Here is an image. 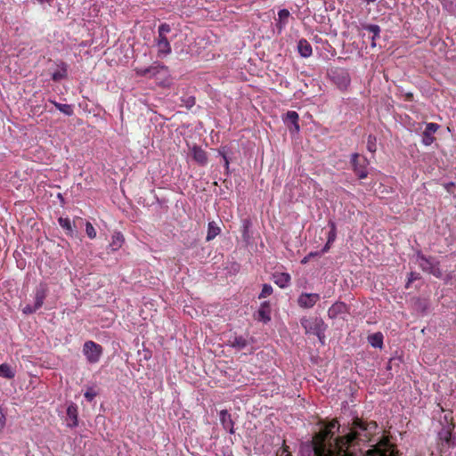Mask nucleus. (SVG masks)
Returning <instances> with one entry per match:
<instances>
[{"instance_id":"f257e3e1","label":"nucleus","mask_w":456,"mask_h":456,"mask_svg":"<svg viewBox=\"0 0 456 456\" xmlns=\"http://www.w3.org/2000/svg\"><path fill=\"white\" fill-rule=\"evenodd\" d=\"M377 428L375 421L366 422L355 418L351 425L340 430L338 421L332 419L322 425L309 447L314 456H398V452L387 439L379 441L363 454L362 446L370 440Z\"/></svg>"},{"instance_id":"f03ea898","label":"nucleus","mask_w":456,"mask_h":456,"mask_svg":"<svg viewBox=\"0 0 456 456\" xmlns=\"http://www.w3.org/2000/svg\"><path fill=\"white\" fill-rule=\"evenodd\" d=\"M300 323L304 328L306 334H314L318 337L320 342L324 344L325 338V330L327 329V325L323 322L322 318L319 317H312L306 318L304 317L300 320Z\"/></svg>"},{"instance_id":"7ed1b4c3","label":"nucleus","mask_w":456,"mask_h":456,"mask_svg":"<svg viewBox=\"0 0 456 456\" xmlns=\"http://www.w3.org/2000/svg\"><path fill=\"white\" fill-rule=\"evenodd\" d=\"M417 264L422 271L430 273L436 278H441L443 273L439 268V263L433 257H427L424 255L417 254Z\"/></svg>"},{"instance_id":"20e7f679","label":"nucleus","mask_w":456,"mask_h":456,"mask_svg":"<svg viewBox=\"0 0 456 456\" xmlns=\"http://www.w3.org/2000/svg\"><path fill=\"white\" fill-rule=\"evenodd\" d=\"M82 352L86 356V361L91 364H94L100 361L103 353V348L101 345L89 340L85 342Z\"/></svg>"},{"instance_id":"39448f33","label":"nucleus","mask_w":456,"mask_h":456,"mask_svg":"<svg viewBox=\"0 0 456 456\" xmlns=\"http://www.w3.org/2000/svg\"><path fill=\"white\" fill-rule=\"evenodd\" d=\"M351 163L354 167V171L355 175L360 179H364L368 175L367 166L369 165V161L366 158H360L358 153H354L351 156Z\"/></svg>"},{"instance_id":"423d86ee","label":"nucleus","mask_w":456,"mask_h":456,"mask_svg":"<svg viewBox=\"0 0 456 456\" xmlns=\"http://www.w3.org/2000/svg\"><path fill=\"white\" fill-rule=\"evenodd\" d=\"M54 70L52 72V79L54 82H60L68 77V69L69 65L62 61H57L54 62Z\"/></svg>"},{"instance_id":"0eeeda50","label":"nucleus","mask_w":456,"mask_h":456,"mask_svg":"<svg viewBox=\"0 0 456 456\" xmlns=\"http://www.w3.org/2000/svg\"><path fill=\"white\" fill-rule=\"evenodd\" d=\"M321 297L317 293H302L297 298V304L302 308H312Z\"/></svg>"},{"instance_id":"6e6552de","label":"nucleus","mask_w":456,"mask_h":456,"mask_svg":"<svg viewBox=\"0 0 456 456\" xmlns=\"http://www.w3.org/2000/svg\"><path fill=\"white\" fill-rule=\"evenodd\" d=\"M439 125L436 123H428L425 131L422 133V143L428 146L433 143L435 137L433 134L438 130Z\"/></svg>"},{"instance_id":"1a4fd4ad","label":"nucleus","mask_w":456,"mask_h":456,"mask_svg":"<svg viewBox=\"0 0 456 456\" xmlns=\"http://www.w3.org/2000/svg\"><path fill=\"white\" fill-rule=\"evenodd\" d=\"M219 419H220V422L224 428V429H225L226 431H228L230 434H234L235 433V430H234V422L232 419V416L231 414L228 412L227 410H222L220 411L219 412Z\"/></svg>"},{"instance_id":"9d476101","label":"nucleus","mask_w":456,"mask_h":456,"mask_svg":"<svg viewBox=\"0 0 456 456\" xmlns=\"http://www.w3.org/2000/svg\"><path fill=\"white\" fill-rule=\"evenodd\" d=\"M347 313V306L343 302H336L328 310V316L336 319Z\"/></svg>"},{"instance_id":"9b49d317","label":"nucleus","mask_w":456,"mask_h":456,"mask_svg":"<svg viewBox=\"0 0 456 456\" xmlns=\"http://www.w3.org/2000/svg\"><path fill=\"white\" fill-rule=\"evenodd\" d=\"M48 293V287L45 283H40L35 290V302L34 305L39 309L46 297Z\"/></svg>"},{"instance_id":"f8f14e48","label":"nucleus","mask_w":456,"mask_h":456,"mask_svg":"<svg viewBox=\"0 0 456 456\" xmlns=\"http://www.w3.org/2000/svg\"><path fill=\"white\" fill-rule=\"evenodd\" d=\"M158 48V56L165 57L171 53L172 49L169 41L167 37H158L156 41Z\"/></svg>"},{"instance_id":"ddd939ff","label":"nucleus","mask_w":456,"mask_h":456,"mask_svg":"<svg viewBox=\"0 0 456 456\" xmlns=\"http://www.w3.org/2000/svg\"><path fill=\"white\" fill-rule=\"evenodd\" d=\"M256 319L265 323L271 320V307L269 302L265 301L261 304L256 314Z\"/></svg>"},{"instance_id":"4468645a","label":"nucleus","mask_w":456,"mask_h":456,"mask_svg":"<svg viewBox=\"0 0 456 456\" xmlns=\"http://www.w3.org/2000/svg\"><path fill=\"white\" fill-rule=\"evenodd\" d=\"M149 77H158V75L162 74L163 76L168 75V69L167 66L160 63H154L148 67Z\"/></svg>"},{"instance_id":"2eb2a0df","label":"nucleus","mask_w":456,"mask_h":456,"mask_svg":"<svg viewBox=\"0 0 456 456\" xmlns=\"http://www.w3.org/2000/svg\"><path fill=\"white\" fill-rule=\"evenodd\" d=\"M290 275L287 273H277L273 274V281L280 288H287L290 282Z\"/></svg>"},{"instance_id":"dca6fc26","label":"nucleus","mask_w":456,"mask_h":456,"mask_svg":"<svg viewBox=\"0 0 456 456\" xmlns=\"http://www.w3.org/2000/svg\"><path fill=\"white\" fill-rule=\"evenodd\" d=\"M297 51L300 56L304 58H308L313 53L312 46L306 39H300L298 41Z\"/></svg>"},{"instance_id":"f3484780","label":"nucleus","mask_w":456,"mask_h":456,"mask_svg":"<svg viewBox=\"0 0 456 456\" xmlns=\"http://www.w3.org/2000/svg\"><path fill=\"white\" fill-rule=\"evenodd\" d=\"M191 153H192L193 159L197 163H199L200 165H202V166L206 165V163L208 161V158H207L206 152L200 147L193 146L191 148Z\"/></svg>"},{"instance_id":"a211bd4d","label":"nucleus","mask_w":456,"mask_h":456,"mask_svg":"<svg viewBox=\"0 0 456 456\" xmlns=\"http://www.w3.org/2000/svg\"><path fill=\"white\" fill-rule=\"evenodd\" d=\"M125 241L124 236L120 232H115L111 237V242L110 243V248L112 251L119 249Z\"/></svg>"},{"instance_id":"6ab92c4d","label":"nucleus","mask_w":456,"mask_h":456,"mask_svg":"<svg viewBox=\"0 0 456 456\" xmlns=\"http://www.w3.org/2000/svg\"><path fill=\"white\" fill-rule=\"evenodd\" d=\"M220 232L221 229L219 225L215 221L209 222L208 224V233L206 240L210 241L214 240Z\"/></svg>"},{"instance_id":"aec40b11","label":"nucleus","mask_w":456,"mask_h":456,"mask_svg":"<svg viewBox=\"0 0 456 456\" xmlns=\"http://www.w3.org/2000/svg\"><path fill=\"white\" fill-rule=\"evenodd\" d=\"M298 119L299 116L296 111L289 110L286 113L285 121L288 124H291L294 126V130L296 132H298L300 128L298 125Z\"/></svg>"},{"instance_id":"412c9836","label":"nucleus","mask_w":456,"mask_h":456,"mask_svg":"<svg viewBox=\"0 0 456 456\" xmlns=\"http://www.w3.org/2000/svg\"><path fill=\"white\" fill-rule=\"evenodd\" d=\"M278 16H279V20L276 23V27H277L279 32H281L283 29L285 24L287 23V20L289 17V12L287 9H281L279 11Z\"/></svg>"},{"instance_id":"4be33fe9","label":"nucleus","mask_w":456,"mask_h":456,"mask_svg":"<svg viewBox=\"0 0 456 456\" xmlns=\"http://www.w3.org/2000/svg\"><path fill=\"white\" fill-rule=\"evenodd\" d=\"M368 342L375 348H381L383 346V335L380 332L371 334L368 337Z\"/></svg>"},{"instance_id":"5701e85b","label":"nucleus","mask_w":456,"mask_h":456,"mask_svg":"<svg viewBox=\"0 0 456 456\" xmlns=\"http://www.w3.org/2000/svg\"><path fill=\"white\" fill-rule=\"evenodd\" d=\"M364 28L366 30H368L369 32L372 33V43H371V46L374 47L376 45L375 44V40L376 38L379 37V33H380V28L379 25H376V24H370V25H366L364 27Z\"/></svg>"},{"instance_id":"b1692460","label":"nucleus","mask_w":456,"mask_h":456,"mask_svg":"<svg viewBox=\"0 0 456 456\" xmlns=\"http://www.w3.org/2000/svg\"><path fill=\"white\" fill-rule=\"evenodd\" d=\"M231 346L239 350L245 348L248 346V341L245 338L240 336L235 337L233 340L230 341Z\"/></svg>"},{"instance_id":"393cba45","label":"nucleus","mask_w":456,"mask_h":456,"mask_svg":"<svg viewBox=\"0 0 456 456\" xmlns=\"http://www.w3.org/2000/svg\"><path fill=\"white\" fill-rule=\"evenodd\" d=\"M67 415L73 420L72 426L77 425V408L75 404H70L67 409Z\"/></svg>"},{"instance_id":"a878e982","label":"nucleus","mask_w":456,"mask_h":456,"mask_svg":"<svg viewBox=\"0 0 456 456\" xmlns=\"http://www.w3.org/2000/svg\"><path fill=\"white\" fill-rule=\"evenodd\" d=\"M0 376L6 379H12L14 377V372L10 365L3 363L0 364Z\"/></svg>"},{"instance_id":"bb28decb","label":"nucleus","mask_w":456,"mask_h":456,"mask_svg":"<svg viewBox=\"0 0 456 456\" xmlns=\"http://www.w3.org/2000/svg\"><path fill=\"white\" fill-rule=\"evenodd\" d=\"M53 105L59 110L61 112L64 113L67 116H71L73 114L72 106L69 104H62L57 102H53Z\"/></svg>"},{"instance_id":"cd10ccee","label":"nucleus","mask_w":456,"mask_h":456,"mask_svg":"<svg viewBox=\"0 0 456 456\" xmlns=\"http://www.w3.org/2000/svg\"><path fill=\"white\" fill-rule=\"evenodd\" d=\"M329 226L330 227V231L329 232L327 240L328 244H332L337 238V228L335 223L331 220L329 221Z\"/></svg>"},{"instance_id":"c85d7f7f","label":"nucleus","mask_w":456,"mask_h":456,"mask_svg":"<svg viewBox=\"0 0 456 456\" xmlns=\"http://www.w3.org/2000/svg\"><path fill=\"white\" fill-rule=\"evenodd\" d=\"M376 142H377L376 136H374L372 134H370L368 136L367 149L369 151L375 152L377 151Z\"/></svg>"},{"instance_id":"c756f323","label":"nucleus","mask_w":456,"mask_h":456,"mask_svg":"<svg viewBox=\"0 0 456 456\" xmlns=\"http://www.w3.org/2000/svg\"><path fill=\"white\" fill-rule=\"evenodd\" d=\"M171 31V28L168 24L163 23L158 28L159 36L158 37H167L166 34Z\"/></svg>"},{"instance_id":"7c9ffc66","label":"nucleus","mask_w":456,"mask_h":456,"mask_svg":"<svg viewBox=\"0 0 456 456\" xmlns=\"http://www.w3.org/2000/svg\"><path fill=\"white\" fill-rule=\"evenodd\" d=\"M58 222L63 229L67 230L68 232H72L71 222L69 218L60 217Z\"/></svg>"},{"instance_id":"2f4dec72","label":"nucleus","mask_w":456,"mask_h":456,"mask_svg":"<svg viewBox=\"0 0 456 456\" xmlns=\"http://www.w3.org/2000/svg\"><path fill=\"white\" fill-rule=\"evenodd\" d=\"M273 293V287L269 284H264L262 288V291L259 294V298H265L270 296Z\"/></svg>"},{"instance_id":"473e14b6","label":"nucleus","mask_w":456,"mask_h":456,"mask_svg":"<svg viewBox=\"0 0 456 456\" xmlns=\"http://www.w3.org/2000/svg\"><path fill=\"white\" fill-rule=\"evenodd\" d=\"M86 232L90 239H94L96 237V231L89 222L86 224Z\"/></svg>"},{"instance_id":"72a5a7b5","label":"nucleus","mask_w":456,"mask_h":456,"mask_svg":"<svg viewBox=\"0 0 456 456\" xmlns=\"http://www.w3.org/2000/svg\"><path fill=\"white\" fill-rule=\"evenodd\" d=\"M418 279H419V273H414V272L410 273V274H409V276H408V281H407V284H406V288H408V287H409V285H410L412 281H416V280H418Z\"/></svg>"},{"instance_id":"f704fd0d","label":"nucleus","mask_w":456,"mask_h":456,"mask_svg":"<svg viewBox=\"0 0 456 456\" xmlns=\"http://www.w3.org/2000/svg\"><path fill=\"white\" fill-rule=\"evenodd\" d=\"M134 71L138 76L149 77L148 68H136Z\"/></svg>"},{"instance_id":"c9c22d12","label":"nucleus","mask_w":456,"mask_h":456,"mask_svg":"<svg viewBox=\"0 0 456 456\" xmlns=\"http://www.w3.org/2000/svg\"><path fill=\"white\" fill-rule=\"evenodd\" d=\"M37 310H38V308L33 305H27L24 308H23V313L24 314H33L35 313Z\"/></svg>"},{"instance_id":"e433bc0d","label":"nucleus","mask_w":456,"mask_h":456,"mask_svg":"<svg viewBox=\"0 0 456 456\" xmlns=\"http://www.w3.org/2000/svg\"><path fill=\"white\" fill-rule=\"evenodd\" d=\"M85 397L86 398L87 401L91 402L94 399V397L96 396V393L94 392L92 389H89L87 390L85 394H84Z\"/></svg>"},{"instance_id":"4c0bfd02","label":"nucleus","mask_w":456,"mask_h":456,"mask_svg":"<svg viewBox=\"0 0 456 456\" xmlns=\"http://www.w3.org/2000/svg\"><path fill=\"white\" fill-rule=\"evenodd\" d=\"M5 425V416L3 411L0 409V431L4 428Z\"/></svg>"},{"instance_id":"58836bf2","label":"nucleus","mask_w":456,"mask_h":456,"mask_svg":"<svg viewBox=\"0 0 456 456\" xmlns=\"http://www.w3.org/2000/svg\"><path fill=\"white\" fill-rule=\"evenodd\" d=\"M450 437H451V433L449 431H445L444 435H443V433H441V438L444 439L446 442H449Z\"/></svg>"},{"instance_id":"ea45409f","label":"nucleus","mask_w":456,"mask_h":456,"mask_svg":"<svg viewBox=\"0 0 456 456\" xmlns=\"http://www.w3.org/2000/svg\"><path fill=\"white\" fill-rule=\"evenodd\" d=\"M330 248V244H328V242L325 244V246L323 247V248L322 249V253H325L327 252Z\"/></svg>"},{"instance_id":"a19ab883","label":"nucleus","mask_w":456,"mask_h":456,"mask_svg":"<svg viewBox=\"0 0 456 456\" xmlns=\"http://www.w3.org/2000/svg\"><path fill=\"white\" fill-rule=\"evenodd\" d=\"M37 1L38 3H40L41 4H45V3H47V4H50V3H51V0H37Z\"/></svg>"},{"instance_id":"79ce46f5","label":"nucleus","mask_w":456,"mask_h":456,"mask_svg":"<svg viewBox=\"0 0 456 456\" xmlns=\"http://www.w3.org/2000/svg\"><path fill=\"white\" fill-rule=\"evenodd\" d=\"M223 157H224V165H225V167H228V165H229V161H228V159H227V157H226L225 155H224Z\"/></svg>"},{"instance_id":"37998d69","label":"nucleus","mask_w":456,"mask_h":456,"mask_svg":"<svg viewBox=\"0 0 456 456\" xmlns=\"http://www.w3.org/2000/svg\"><path fill=\"white\" fill-rule=\"evenodd\" d=\"M317 253H314V252H311L309 255H308V257H311V256H316Z\"/></svg>"},{"instance_id":"c03bdc74","label":"nucleus","mask_w":456,"mask_h":456,"mask_svg":"<svg viewBox=\"0 0 456 456\" xmlns=\"http://www.w3.org/2000/svg\"><path fill=\"white\" fill-rule=\"evenodd\" d=\"M308 258H309V257H308V256H305V257L302 260V263H306Z\"/></svg>"},{"instance_id":"a18cd8bd","label":"nucleus","mask_w":456,"mask_h":456,"mask_svg":"<svg viewBox=\"0 0 456 456\" xmlns=\"http://www.w3.org/2000/svg\"><path fill=\"white\" fill-rule=\"evenodd\" d=\"M225 456H233V455L230 452V453H228V454H227V455H225Z\"/></svg>"},{"instance_id":"49530a36","label":"nucleus","mask_w":456,"mask_h":456,"mask_svg":"<svg viewBox=\"0 0 456 456\" xmlns=\"http://www.w3.org/2000/svg\"><path fill=\"white\" fill-rule=\"evenodd\" d=\"M455 6H456V0H455Z\"/></svg>"}]
</instances>
